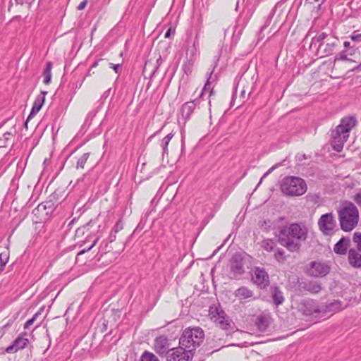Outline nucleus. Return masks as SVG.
<instances>
[{
    "label": "nucleus",
    "mask_w": 361,
    "mask_h": 361,
    "mask_svg": "<svg viewBox=\"0 0 361 361\" xmlns=\"http://www.w3.org/2000/svg\"><path fill=\"white\" fill-rule=\"evenodd\" d=\"M307 233L308 229L305 224L293 223L281 230L279 242L288 251L298 252L300 249L301 242L307 239Z\"/></svg>",
    "instance_id": "obj_1"
},
{
    "label": "nucleus",
    "mask_w": 361,
    "mask_h": 361,
    "mask_svg": "<svg viewBox=\"0 0 361 361\" xmlns=\"http://www.w3.org/2000/svg\"><path fill=\"white\" fill-rule=\"evenodd\" d=\"M357 124L356 118L353 116L344 117L340 124L331 132V145L333 149L340 152L348 140L350 132Z\"/></svg>",
    "instance_id": "obj_2"
},
{
    "label": "nucleus",
    "mask_w": 361,
    "mask_h": 361,
    "mask_svg": "<svg viewBox=\"0 0 361 361\" xmlns=\"http://www.w3.org/2000/svg\"><path fill=\"white\" fill-rule=\"evenodd\" d=\"M339 39L331 34L321 32L311 41L310 49H316V55L320 58L332 55L339 46Z\"/></svg>",
    "instance_id": "obj_3"
},
{
    "label": "nucleus",
    "mask_w": 361,
    "mask_h": 361,
    "mask_svg": "<svg viewBox=\"0 0 361 361\" xmlns=\"http://www.w3.org/2000/svg\"><path fill=\"white\" fill-rule=\"evenodd\" d=\"M341 228L344 231H352L359 221V212L357 207L350 202L343 203L338 211Z\"/></svg>",
    "instance_id": "obj_4"
},
{
    "label": "nucleus",
    "mask_w": 361,
    "mask_h": 361,
    "mask_svg": "<svg viewBox=\"0 0 361 361\" xmlns=\"http://www.w3.org/2000/svg\"><path fill=\"white\" fill-rule=\"evenodd\" d=\"M204 338V334L201 328L189 327L183 331L179 344L186 350H191V353L194 354V351L201 345Z\"/></svg>",
    "instance_id": "obj_5"
},
{
    "label": "nucleus",
    "mask_w": 361,
    "mask_h": 361,
    "mask_svg": "<svg viewBox=\"0 0 361 361\" xmlns=\"http://www.w3.org/2000/svg\"><path fill=\"white\" fill-rule=\"evenodd\" d=\"M280 189L287 196L297 197L305 194L307 186L305 181L301 178L286 176L281 180Z\"/></svg>",
    "instance_id": "obj_6"
},
{
    "label": "nucleus",
    "mask_w": 361,
    "mask_h": 361,
    "mask_svg": "<svg viewBox=\"0 0 361 361\" xmlns=\"http://www.w3.org/2000/svg\"><path fill=\"white\" fill-rule=\"evenodd\" d=\"M250 257L241 253L234 254L229 261V277L231 279H239L245 273V265Z\"/></svg>",
    "instance_id": "obj_7"
},
{
    "label": "nucleus",
    "mask_w": 361,
    "mask_h": 361,
    "mask_svg": "<svg viewBox=\"0 0 361 361\" xmlns=\"http://www.w3.org/2000/svg\"><path fill=\"white\" fill-rule=\"evenodd\" d=\"M209 316L211 320L221 329H231L232 322L220 306H211L209 310Z\"/></svg>",
    "instance_id": "obj_8"
},
{
    "label": "nucleus",
    "mask_w": 361,
    "mask_h": 361,
    "mask_svg": "<svg viewBox=\"0 0 361 361\" xmlns=\"http://www.w3.org/2000/svg\"><path fill=\"white\" fill-rule=\"evenodd\" d=\"M331 271L329 262L313 261L309 264L307 269V275L314 278H322L326 276Z\"/></svg>",
    "instance_id": "obj_9"
},
{
    "label": "nucleus",
    "mask_w": 361,
    "mask_h": 361,
    "mask_svg": "<svg viewBox=\"0 0 361 361\" xmlns=\"http://www.w3.org/2000/svg\"><path fill=\"white\" fill-rule=\"evenodd\" d=\"M193 353L191 350H186L180 345L178 348L171 349L166 355L167 361H191Z\"/></svg>",
    "instance_id": "obj_10"
},
{
    "label": "nucleus",
    "mask_w": 361,
    "mask_h": 361,
    "mask_svg": "<svg viewBox=\"0 0 361 361\" xmlns=\"http://www.w3.org/2000/svg\"><path fill=\"white\" fill-rule=\"evenodd\" d=\"M251 279L253 283L256 284L260 288H265L269 285V276L265 269L255 267L253 268L251 274Z\"/></svg>",
    "instance_id": "obj_11"
},
{
    "label": "nucleus",
    "mask_w": 361,
    "mask_h": 361,
    "mask_svg": "<svg viewBox=\"0 0 361 361\" xmlns=\"http://www.w3.org/2000/svg\"><path fill=\"white\" fill-rule=\"evenodd\" d=\"M298 310L305 316H313L321 312L317 302L312 299L301 300L298 305Z\"/></svg>",
    "instance_id": "obj_12"
},
{
    "label": "nucleus",
    "mask_w": 361,
    "mask_h": 361,
    "mask_svg": "<svg viewBox=\"0 0 361 361\" xmlns=\"http://www.w3.org/2000/svg\"><path fill=\"white\" fill-rule=\"evenodd\" d=\"M336 224V223L332 213L323 214L318 220V226L320 231L326 235H329L333 233Z\"/></svg>",
    "instance_id": "obj_13"
},
{
    "label": "nucleus",
    "mask_w": 361,
    "mask_h": 361,
    "mask_svg": "<svg viewBox=\"0 0 361 361\" xmlns=\"http://www.w3.org/2000/svg\"><path fill=\"white\" fill-rule=\"evenodd\" d=\"M322 284L318 281H302L298 284V290L301 293L309 292L312 294H317L322 290Z\"/></svg>",
    "instance_id": "obj_14"
},
{
    "label": "nucleus",
    "mask_w": 361,
    "mask_h": 361,
    "mask_svg": "<svg viewBox=\"0 0 361 361\" xmlns=\"http://www.w3.org/2000/svg\"><path fill=\"white\" fill-rule=\"evenodd\" d=\"M28 339L24 336H18L13 342L11 345L8 346L3 353L6 352L8 353H13L19 350L23 349L27 345Z\"/></svg>",
    "instance_id": "obj_15"
},
{
    "label": "nucleus",
    "mask_w": 361,
    "mask_h": 361,
    "mask_svg": "<svg viewBox=\"0 0 361 361\" xmlns=\"http://www.w3.org/2000/svg\"><path fill=\"white\" fill-rule=\"evenodd\" d=\"M169 345V339L164 336H161L155 339L154 348L159 355L166 354L167 355V353L170 350Z\"/></svg>",
    "instance_id": "obj_16"
},
{
    "label": "nucleus",
    "mask_w": 361,
    "mask_h": 361,
    "mask_svg": "<svg viewBox=\"0 0 361 361\" xmlns=\"http://www.w3.org/2000/svg\"><path fill=\"white\" fill-rule=\"evenodd\" d=\"M198 103V99H195L192 101L185 102L183 104L180 109V114L182 118L185 121L190 118L196 105Z\"/></svg>",
    "instance_id": "obj_17"
},
{
    "label": "nucleus",
    "mask_w": 361,
    "mask_h": 361,
    "mask_svg": "<svg viewBox=\"0 0 361 361\" xmlns=\"http://www.w3.org/2000/svg\"><path fill=\"white\" fill-rule=\"evenodd\" d=\"M47 94V92L42 91L40 92V94L37 96V97L34 102L31 112H30L27 121H28L31 117H32L33 116H35L39 111V110L41 109V108L42 107V106L44 103L45 97H46ZM27 121L25 122V125L27 124Z\"/></svg>",
    "instance_id": "obj_18"
},
{
    "label": "nucleus",
    "mask_w": 361,
    "mask_h": 361,
    "mask_svg": "<svg viewBox=\"0 0 361 361\" xmlns=\"http://www.w3.org/2000/svg\"><path fill=\"white\" fill-rule=\"evenodd\" d=\"M234 295L240 300L250 301L255 298L253 291L246 286H241L235 290Z\"/></svg>",
    "instance_id": "obj_19"
},
{
    "label": "nucleus",
    "mask_w": 361,
    "mask_h": 361,
    "mask_svg": "<svg viewBox=\"0 0 361 361\" xmlns=\"http://www.w3.org/2000/svg\"><path fill=\"white\" fill-rule=\"evenodd\" d=\"M350 244V240L341 238L334 245V251L338 255H345Z\"/></svg>",
    "instance_id": "obj_20"
},
{
    "label": "nucleus",
    "mask_w": 361,
    "mask_h": 361,
    "mask_svg": "<svg viewBox=\"0 0 361 361\" xmlns=\"http://www.w3.org/2000/svg\"><path fill=\"white\" fill-rule=\"evenodd\" d=\"M343 309H345V307L343 306L342 302L339 300H334L326 305L324 312L334 314L340 312Z\"/></svg>",
    "instance_id": "obj_21"
},
{
    "label": "nucleus",
    "mask_w": 361,
    "mask_h": 361,
    "mask_svg": "<svg viewBox=\"0 0 361 361\" xmlns=\"http://www.w3.org/2000/svg\"><path fill=\"white\" fill-rule=\"evenodd\" d=\"M349 263L353 267H361V254L353 249H350L348 252Z\"/></svg>",
    "instance_id": "obj_22"
},
{
    "label": "nucleus",
    "mask_w": 361,
    "mask_h": 361,
    "mask_svg": "<svg viewBox=\"0 0 361 361\" xmlns=\"http://www.w3.org/2000/svg\"><path fill=\"white\" fill-rule=\"evenodd\" d=\"M272 299L276 305H281L284 301L283 293L278 287L271 288Z\"/></svg>",
    "instance_id": "obj_23"
},
{
    "label": "nucleus",
    "mask_w": 361,
    "mask_h": 361,
    "mask_svg": "<svg viewBox=\"0 0 361 361\" xmlns=\"http://www.w3.org/2000/svg\"><path fill=\"white\" fill-rule=\"evenodd\" d=\"M269 324V317L261 314L257 317V325L258 329L264 331L268 327Z\"/></svg>",
    "instance_id": "obj_24"
},
{
    "label": "nucleus",
    "mask_w": 361,
    "mask_h": 361,
    "mask_svg": "<svg viewBox=\"0 0 361 361\" xmlns=\"http://www.w3.org/2000/svg\"><path fill=\"white\" fill-rule=\"evenodd\" d=\"M51 68H52V64L51 62L47 63L46 68L44 71V83L45 85H49L51 82Z\"/></svg>",
    "instance_id": "obj_25"
},
{
    "label": "nucleus",
    "mask_w": 361,
    "mask_h": 361,
    "mask_svg": "<svg viewBox=\"0 0 361 361\" xmlns=\"http://www.w3.org/2000/svg\"><path fill=\"white\" fill-rule=\"evenodd\" d=\"M274 259L280 264H283L286 260V252L282 248H277L274 253Z\"/></svg>",
    "instance_id": "obj_26"
},
{
    "label": "nucleus",
    "mask_w": 361,
    "mask_h": 361,
    "mask_svg": "<svg viewBox=\"0 0 361 361\" xmlns=\"http://www.w3.org/2000/svg\"><path fill=\"white\" fill-rule=\"evenodd\" d=\"M275 247H276V243L273 240L266 239L262 242V247L267 252L274 251L275 249Z\"/></svg>",
    "instance_id": "obj_27"
},
{
    "label": "nucleus",
    "mask_w": 361,
    "mask_h": 361,
    "mask_svg": "<svg viewBox=\"0 0 361 361\" xmlns=\"http://www.w3.org/2000/svg\"><path fill=\"white\" fill-rule=\"evenodd\" d=\"M173 134L169 133L166 136H165L163 140H161V145L163 149V154H167L168 153V145L169 142L171 141V138L173 137Z\"/></svg>",
    "instance_id": "obj_28"
},
{
    "label": "nucleus",
    "mask_w": 361,
    "mask_h": 361,
    "mask_svg": "<svg viewBox=\"0 0 361 361\" xmlns=\"http://www.w3.org/2000/svg\"><path fill=\"white\" fill-rule=\"evenodd\" d=\"M90 157V153L83 154L78 160L76 168L77 169H83L85 164H86L88 158Z\"/></svg>",
    "instance_id": "obj_29"
},
{
    "label": "nucleus",
    "mask_w": 361,
    "mask_h": 361,
    "mask_svg": "<svg viewBox=\"0 0 361 361\" xmlns=\"http://www.w3.org/2000/svg\"><path fill=\"white\" fill-rule=\"evenodd\" d=\"M140 361H159V360L153 353L145 351L141 356Z\"/></svg>",
    "instance_id": "obj_30"
},
{
    "label": "nucleus",
    "mask_w": 361,
    "mask_h": 361,
    "mask_svg": "<svg viewBox=\"0 0 361 361\" xmlns=\"http://www.w3.org/2000/svg\"><path fill=\"white\" fill-rule=\"evenodd\" d=\"M8 259L9 256L7 251L0 253V264L1 267H4L7 264Z\"/></svg>",
    "instance_id": "obj_31"
},
{
    "label": "nucleus",
    "mask_w": 361,
    "mask_h": 361,
    "mask_svg": "<svg viewBox=\"0 0 361 361\" xmlns=\"http://www.w3.org/2000/svg\"><path fill=\"white\" fill-rule=\"evenodd\" d=\"M41 314V312L40 311H38L34 315L33 317L28 319L24 324V328L25 329H28L31 325H32L34 324V322H35V320L37 319V318Z\"/></svg>",
    "instance_id": "obj_32"
},
{
    "label": "nucleus",
    "mask_w": 361,
    "mask_h": 361,
    "mask_svg": "<svg viewBox=\"0 0 361 361\" xmlns=\"http://www.w3.org/2000/svg\"><path fill=\"white\" fill-rule=\"evenodd\" d=\"M353 241L357 244V249L361 250V233L355 232L354 233Z\"/></svg>",
    "instance_id": "obj_33"
},
{
    "label": "nucleus",
    "mask_w": 361,
    "mask_h": 361,
    "mask_svg": "<svg viewBox=\"0 0 361 361\" xmlns=\"http://www.w3.org/2000/svg\"><path fill=\"white\" fill-rule=\"evenodd\" d=\"M350 39L355 42H361V34L358 31H354L350 35Z\"/></svg>",
    "instance_id": "obj_34"
},
{
    "label": "nucleus",
    "mask_w": 361,
    "mask_h": 361,
    "mask_svg": "<svg viewBox=\"0 0 361 361\" xmlns=\"http://www.w3.org/2000/svg\"><path fill=\"white\" fill-rule=\"evenodd\" d=\"M281 165V164H276L275 165H274L273 166H271L264 175L261 178V180L259 181V183H261L262 180L267 177L269 174H270L274 170H275L276 169H277L279 166Z\"/></svg>",
    "instance_id": "obj_35"
},
{
    "label": "nucleus",
    "mask_w": 361,
    "mask_h": 361,
    "mask_svg": "<svg viewBox=\"0 0 361 361\" xmlns=\"http://www.w3.org/2000/svg\"><path fill=\"white\" fill-rule=\"evenodd\" d=\"M348 60L347 58V56L344 54V52H340L336 54L335 56V61H346Z\"/></svg>",
    "instance_id": "obj_36"
},
{
    "label": "nucleus",
    "mask_w": 361,
    "mask_h": 361,
    "mask_svg": "<svg viewBox=\"0 0 361 361\" xmlns=\"http://www.w3.org/2000/svg\"><path fill=\"white\" fill-rule=\"evenodd\" d=\"M123 228V223L121 222V221H118V222H116V224H115V226L114 227V231L115 233H116L118 231H120L121 230H122Z\"/></svg>",
    "instance_id": "obj_37"
},
{
    "label": "nucleus",
    "mask_w": 361,
    "mask_h": 361,
    "mask_svg": "<svg viewBox=\"0 0 361 361\" xmlns=\"http://www.w3.org/2000/svg\"><path fill=\"white\" fill-rule=\"evenodd\" d=\"M355 202L357 204V205L361 208V191L357 192L354 197Z\"/></svg>",
    "instance_id": "obj_38"
},
{
    "label": "nucleus",
    "mask_w": 361,
    "mask_h": 361,
    "mask_svg": "<svg viewBox=\"0 0 361 361\" xmlns=\"http://www.w3.org/2000/svg\"><path fill=\"white\" fill-rule=\"evenodd\" d=\"M97 240H98V238H97L96 240H94V242L92 243L91 246L87 250H82L80 252H79L78 255H80L85 253L87 251L90 250L96 245Z\"/></svg>",
    "instance_id": "obj_39"
},
{
    "label": "nucleus",
    "mask_w": 361,
    "mask_h": 361,
    "mask_svg": "<svg viewBox=\"0 0 361 361\" xmlns=\"http://www.w3.org/2000/svg\"><path fill=\"white\" fill-rule=\"evenodd\" d=\"M110 66L114 70L116 73H118L119 69L121 68L120 64L110 63Z\"/></svg>",
    "instance_id": "obj_40"
},
{
    "label": "nucleus",
    "mask_w": 361,
    "mask_h": 361,
    "mask_svg": "<svg viewBox=\"0 0 361 361\" xmlns=\"http://www.w3.org/2000/svg\"><path fill=\"white\" fill-rule=\"evenodd\" d=\"M86 5H87V1L84 0L80 3V4L78 6V9L82 10L85 8Z\"/></svg>",
    "instance_id": "obj_41"
},
{
    "label": "nucleus",
    "mask_w": 361,
    "mask_h": 361,
    "mask_svg": "<svg viewBox=\"0 0 361 361\" xmlns=\"http://www.w3.org/2000/svg\"><path fill=\"white\" fill-rule=\"evenodd\" d=\"M199 46V40H198V38H197V36L195 37V39L194 40V42H193V49L195 51H197V47Z\"/></svg>",
    "instance_id": "obj_42"
},
{
    "label": "nucleus",
    "mask_w": 361,
    "mask_h": 361,
    "mask_svg": "<svg viewBox=\"0 0 361 361\" xmlns=\"http://www.w3.org/2000/svg\"><path fill=\"white\" fill-rule=\"evenodd\" d=\"M207 88L209 89V78H208V80H207V82H206V84H205V85H204V88L202 90V92L200 96H202L204 92H205Z\"/></svg>",
    "instance_id": "obj_43"
},
{
    "label": "nucleus",
    "mask_w": 361,
    "mask_h": 361,
    "mask_svg": "<svg viewBox=\"0 0 361 361\" xmlns=\"http://www.w3.org/2000/svg\"><path fill=\"white\" fill-rule=\"evenodd\" d=\"M11 135V133H8V132H6L4 134V139L6 140H8L9 139V137Z\"/></svg>",
    "instance_id": "obj_44"
},
{
    "label": "nucleus",
    "mask_w": 361,
    "mask_h": 361,
    "mask_svg": "<svg viewBox=\"0 0 361 361\" xmlns=\"http://www.w3.org/2000/svg\"><path fill=\"white\" fill-rule=\"evenodd\" d=\"M109 239L110 242H113L116 239V233H114V235L111 234L109 235Z\"/></svg>",
    "instance_id": "obj_45"
},
{
    "label": "nucleus",
    "mask_w": 361,
    "mask_h": 361,
    "mask_svg": "<svg viewBox=\"0 0 361 361\" xmlns=\"http://www.w3.org/2000/svg\"><path fill=\"white\" fill-rule=\"evenodd\" d=\"M171 28H169V29L166 31V32L165 33L164 37H165L166 38L169 37H170V35H171Z\"/></svg>",
    "instance_id": "obj_46"
},
{
    "label": "nucleus",
    "mask_w": 361,
    "mask_h": 361,
    "mask_svg": "<svg viewBox=\"0 0 361 361\" xmlns=\"http://www.w3.org/2000/svg\"><path fill=\"white\" fill-rule=\"evenodd\" d=\"M343 45H344V47H345V48H348V47H350V43L349 42H345L343 43Z\"/></svg>",
    "instance_id": "obj_47"
},
{
    "label": "nucleus",
    "mask_w": 361,
    "mask_h": 361,
    "mask_svg": "<svg viewBox=\"0 0 361 361\" xmlns=\"http://www.w3.org/2000/svg\"><path fill=\"white\" fill-rule=\"evenodd\" d=\"M190 53H191V54H192V56H193V55H195V54H196V51H195V50L193 49V48H192V49H191V50H190Z\"/></svg>",
    "instance_id": "obj_48"
},
{
    "label": "nucleus",
    "mask_w": 361,
    "mask_h": 361,
    "mask_svg": "<svg viewBox=\"0 0 361 361\" xmlns=\"http://www.w3.org/2000/svg\"><path fill=\"white\" fill-rule=\"evenodd\" d=\"M355 70H361V63L355 68Z\"/></svg>",
    "instance_id": "obj_49"
},
{
    "label": "nucleus",
    "mask_w": 361,
    "mask_h": 361,
    "mask_svg": "<svg viewBox=\"0 0 361 361\" xmlns=\"http://www.w3.org/2000/svg\"><path fill=\"white\" fill-rule=\"evenodd\" d=\"M97 65H98V61H96V62H94V63L92 64V68L96 67Z\"/></svg>",
    "instance_id": "obj_50"
},
{
    "label": "nucleus",
    "mask_w": 361,
    "mask_h": 361,
    "mask_svg": "<svg viewBox=\"0 0 361 361\" xmlns=\"http://www.w3.org/2000/svg\"><path fill=\"white\" fill-rule=\"evenodd\" d=\"M42 207V204H39V205L38 206V208H39V209H40V207ZM43 209H46V206L43 205Z\"/></svg>",
    "instance_id": "obj_51"
},
{
    "label": "nucleus",
    "mask_w": 361,
    "mask_h": 361,
    "mask_svg": "<svg viewBox=\"0 0 361 361\" xmlns=\"http://www.w3.org/2000/svg\"><path fill=\"white\" fill-rule=\"evenodd\" d=\"M319 0H314V3L318 2Z\"/></svg>",
    "instance_id": "obj_52"
},
{
    "label": "nucleus",
    "mask_w": 361,
    "mask_h": 361,
    "mask_svg": "<svg viewBox=\"0 0 361 361\" xmlns=\"http://www.w3.org/2000/svg\"><path fill=\"white\" fill-rule=\"evenodd\" d=\"M1 271H2V269L1 268V269H0V273H1Z\"/></svg>",
    "instance_id": "obj_53"
}]
</instances>
